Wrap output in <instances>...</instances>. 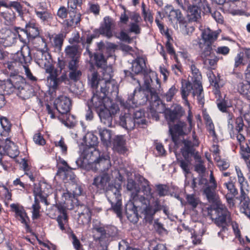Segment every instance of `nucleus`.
Returning <instances> with one entry per match:
<instances>
[{
  "mask_svg": "<svg viewBox=\"0 0 250 250\" xmlns=\"http://www.w3.org/2000/svg\"><path fill=\"white\" fill-rule=\"evenodd\" d=\"M15 62H18L23 64L25 73L27 77L32 81H36L37 79L34 77L29 69L27 64L30 63L32 60L31 51L27 45H23L20 51L17 52L13 57Z\"/></svg>",
  "mask_w": 250,
  "mask_h": 250,
  "instance_id": "10",
  "label": "nucleus"
},
{
  "mask_svg": "<svg viewBox=\"0 0 250 250\" xmlns=\"http://www.w3.org/2000/svg\"><path fill=\"white\" fill-rule=\"evenodd\" d=\"M237 89L241 95L250 101V82L246 79V81L239 83Z\"/></svg>",
  "mask_w": 250,
  "mask_h": 250,
  "instance_id": "34",
  "label": "nucleus"
},
{
  "mask_svg": "<svg viewBox=\"0 0 250 250\" xmlns=\"http://www.w3.org/2000/svg\"><path fill=\"white\" fill-rule=\"evenodd\" d=\"M110 180V177L107 172L102 173L94 178L92 185L95 186L98 191L104 190Z\"/></svg>",
  "mask_w": 250,
  "mask_h": 250,
  "instance_id": "24",
  "label": "nucleus"
},
{
  "mask_svg": "<svg viewBox=\"0 0 250 250\" xmlns=\"http://www.w3.org/2000/svg\"><path fill=\"white\" fill-rule=\"evenodd\" d=\"M78 214H91V211L90 208L86 205L84 204H79L77 207L76 211Z\"/></svg>",
  "mask_w": 250,
  "mask_h": 250,
  "instance_id": "57",
  "label": "nucleus"
},
{
  "mask_svg": "<svg viewBox=\"0 0 250 250\" xmlns=\"http://www.w3.org/2000/svg\"><path fill=\"white\" fill-rule=\"evenodd\" d=\"M34 203L33 204L32 208L33 209L32 210V218L33 219H37L39 218L40 214V210L41 208V206L40 205V203L39 200L37 199V196H39L40 198H42V196L41 193H36L34 191Z\"/></svg>",
  "mask_w": 250,
  "mask_h": 250,
  "instance_id": "41",
  "label": "nucleus"
},
{
  "mask_svg": "<svg viewBox=\"0 0 250 250\" xmlns=\"http://www.w3.org/2000/svg\"><path fill=\"white\" fill-rule=\"evenodd\" d=\"M236 138L240 147V154L241 158L247 166L249 165L250 164V144L245 142L244 136L241 133L237 134Z\"/></svg>",
  "mask_w": 250,
  "mask_h": 250,
  "instance_id": "19",
  "label": "nucleus"
},
{
  "mask_svg": "<svg viewBox=\"0 0 250 250\" xmlns=\"http://www.w3.org/2000/svg\"><path fill=\"white\" fill-rule=\"evenodd\" d=\"M34 58L36 63L40 67L45 68L46 73L51 74L55 87L57 85L56 79L57 69L52 65V59L49 53L42 49H38L34 53Z\"/></svg>",
  "mask_w": 250,
  "mask_h": 250,
  "instance_id": "8",
  "label": "nucleus"
},
{
  "mask_svg": "<svg viewBox=\"0 0 250 250\" xmlns=\"http://www.w3.org/2000/svg\"><path fill=\"white\" fill-rule=\"evenodd\" d=\"M62 43L63 39L61 35H56L53 39V44L58 50H61Z\"/></svg>",
  "mask_w": 250,
  "mask_h": 250,
  "instance_id": "64",
  "label": "nucleus"
},
{
  "mask_svg": "<svg viewBox=\"0 0 250 250\" xmlns=\"http://www.w3.org/2000/svg\"><path fill=\"white\" fill-rule=\"evenodd\" d=\"M93 232L96 231L100 234L98 239L103 250L107 249L108 242L116 237L118 234L117 228L112 225H104L100 222L93 221L92 227Z\"/></svg>",
  "mask_w": 250,
  "mask_h": 250,
  "instance_id": "5",
  "label": "nucleus"
},
{
  "mask_svg": "<svg viewBox=\"0 0 250 250\" xmlns=\"http://www.w3.org/2000/svg\"><path fill=\"white\" fill-rule=\"evenodd\" d=\"M65 52L66 55L72 59H74L75 58H77L78 60V57L77 56L79 52H78V48L77 45H72V46H67L65 49Z\"/></svg>",
  "mask_w": 250,
  "mask_h": 250,
  "instance_id": "44",
  "label": "nucleus"
},
{
  "mask_svg": "<svg viewBox=\"0 0 250 250\" xmlns=\"http://www.w3.org/2000/svg\"><path fill=\"white\" fill-rule=\"evenodd\" d=\"M144 80L143 90L149 93L150 95H146V93L141 91V88L138 91L136 89L134 90L137 92L140 91L143 94V96H147L148 99L147 101H149L150 102L158 101L159 100V95L161 94L162 90L160 80L155 76L151 77L147 74L144 76Z\"/></svg>",
  "mask_w": 250,
  "mask_h": 250,
  "instance_id": "6",
  "label": "nucleus"
},
{
  "mask_svg": "<svg viewBox=\"0 0 250 250\" xmlns=\"http://www.w3.org/2000/svg\"><path fill=\"white\" fill-rule=\"evenodd\" d=\"M88 83L92 89V91L99 90L102 93L114 92L117 88L115 82L112 80L101 79L97 72L93 71L91 75L88 76Z\"/></svg>",
  "mask_w": 250,
  "mask_h": 250,
  "instance_id": "7",
  "label": "nucleus"
},
{
  "mask_svg": "<svg viewBox=\"0 0 250 250\" xmlns=\"http://www.w3.org/2000/svg\"><path fill=\"white\" fill-rule=\"evenodd\" d=\"M66 116L67 118L66 120L64 121V125L70 128L74 127L77 123L75 117L74 115L70 114H66Z\"/></svg>",
  "mask_w": 250,
  "mask_h": 250,
  "instance_id": "56",
  "label": "nucleus"
},
{
  "mask_svg": "<svg viewBox=\"0 0 250 250\" xmlns=\"http://www.w3.org/2000/svg\"><path fill=\"white\" fill-rule=\"evenodd\" d=\"M214 160L216 162L217 165L221 170H225L229 166V163L226 161L221 159L220 156L215 157Z\"/></svg>",
  "mask_w": 250,
  "mask_h": 250,
  "instance_id": "54",
  "label": "nucleus"
},
{
  "mask_svg": "<svg viewBox=\"0 0 250 250\" xmlns=\"http://www.w3.org/2000/svg\"><path fill=\"white\" fill-rule=\"evenodd\" d=\"M115 23L113 20L109 17L104 18V22L99 29V33L110 39L114 36L115 33L113 32Z\"/></svg>",
  "mask_w": 250,
  "mask_h": 250,
  "instance_id": "22",
  "label": "nucleus"
},
{
  "mask_svg": "<svg viewBox=\"0 0 250 250\" xmlns=\"http://www.w3.org/2000/svg\"><path fill=\"white\" fill-rule=\"evenodd\" d=\"M164 34L166 36L167 41L166 42V46L167 48V52L171 55H175V51L174 48L172 47V44L170 42V40H172V38L168 32L167 29L166 30V32H165Z\"/></svg>",
  "mask_w": 250,
  "mask_h": 250,
  "instance_id": "53",
  "label": "nucleus"
},
{
  "mask_svg": "<svg viewBox=\"0 0 250 250\" xmlns=\"http://www.w3.org/2000/svg\"><path fill=\"white\" fill-rule=\"evenodd\" d=\"M116 47V45L113 43L106 42L104 43L103 42L97 43V48L99 51L107 54L110 56L111 52Z\"/></svg>",
  "mask_w": 250,
  "mask_h": 250,
  "instance_id": "40",
  "label": "nucleus"
},
{
  "mask_svg": "<svg viewBox=\"0 0 250 250\" xmlns=\"http://www.w3.org/2000/svg\"><path fill=\"white\" fill-rule=\"evenodd\" d=\"M164 12L171 22H177L181 23L184 21V17L179 9H174L171 5H167L165 7Z\"/></svg>",
  "mask_w": 250,
  "mask_h": 250,
  "instance_id": "25",
  "label": "nucleus"
},
{
  "mask_svg": "<svg viewBox=\"0 0 250 250\" xmlns=\"http://www.w3.org/2000/svg\"><path fill=\"white\" fill-rule=\"evenodd\" d=\"M99 134L103 144L107 147L111 144V131L107 129H98Z\"/></svg>",
  "mask_w": 250,
  "mask_h": 250,
  "instance_id": "35",
  "label": "nucleus"
},
{
  "mask_svg": "<svg viewBox=\"0 0 250 250\" xmlns=\"http://www.w3.org/2000/svg\"><path fill=\"white\" fill-rule=\"evenodd\" d=\"M178 163L181 168L183 169L186 178L187 177V175L190 173V169L189 168V164L190 163L189 159L188 160H178Z\"/></svg>",
  "mask_w": 250,
  "mask_h": 250,
  "instance_id": "48",
  "label": "nucleus"
},
{
  "mask_svg": "<svg viewBox=\"0 0 250 250\" xmlns=\"http://www.w3.org/2000/svg\"><path fill=\"white\" fill-rule=\"evenodd\" d=\"M164 114L166 119L169 123L180 119L185 114V111L180 105H175L171 108L166 109Z\"/></svg>",
  "mask_w": 250,
  "mask_h": 250,
  "instance_id": "20",
  "label": "nucleus"
},
{
  "mask_svg": "<svg viewBox=\"0 0 250 250\" xmlns=\"http://www.w3.org/2000/svg\"><path fill=\"white\" fill-rule=\"evenodd\" d=\"M193 138L194 139L193 142L188 140H183V144H184V146L181 148L182 155L186 160L189 159L190 155L193 156L196 163L203 161L198 153L197 152H195L194 146H198L199 142L196 138V136H193Z\"/></svg>",
  "mask_w": 250,
  "mask_h": 250,
  "instance_id": "17",
  "label": "nucleus"
},
{
  "mask_svg": "<svg viewBox=\"0 0 250 250\" xmlns=\"http://www.w3.org/2000/svg\"><path fill=\"white\" fill-rule=\"evenodd\" d=\"M186 199L188 203L193 208H195L199 203V200L193 194L188 195Z\"/></svg>",
  "mask_w": 250,
  "mask_h": 250,
  "instance_id": "59",
  "label": "nucleus"
},
{
  "mask_svg": "<svg viewBox=\"0 0 250 250\" xmlns=\"http://www.w3.org/2000/svg\"><path fill=\"white\" fill-rule=\"evenodd\" d=\"M103 69V79L105 80H112L111 78L113 76V69L111 66H106V65L104 66V67L102 68Z\"/></svg>",
  "mask_w": 250,
  "mask_h": 250,
  "instance_id": "52",
  "label": "nucleus"
},
{
  "mask_svg": "<svg viewBox=\"0 0 250 250\" xmlns=\"http://www.w3.org/2000/svg\"><path fill=\"white\" fill-rule=\"evenodd\" d=\"M69 74L68 77L70 80L77 82L81 77L82 73L79 67V61L77 58L71 60L67 65Z\"/></svg>",
  "mask_w": 250,
  "mask_h": 250,
  "instance_id": "21",
  "label": "nucleus"
},
{
  "mask_svg": "<svg viewBox=\"0 0 250 250\" xmlns=\"http://www.w3.org/2000/svg\"><path fill=\"white\" fill-rule=\"evenodd\" d=\"M193 44L196 43L198 44L199 47L201 49L200 57L205 65L208 64V59L212 58L214 54L212 52V46L210 43H203L201 40L198 39L194 41Z\"/></svg>",
  "mask_w": 250,
  "mask_h": 250,
  "instance_id": "18",
  "label": "nucleus"
},
{
  "mask_svg": "<svg viewBox=\"0 0 250 250\" xmlns=\"http://www.w3.org/2000/svg\"><path fill=\"white\" fill-rule=\"evenodd\" d=\"M13 211L15 212L16 216L21 223L24 225H27L28 218L22 207H20L17 205L12 204L10 205Z\"/></svg>",
  "mask_w": 250,
  "mask_h": 250,
  "instance_id": "29",
  "label": "nucleus"
},
{
  "mask_svg": "<svg viewBox=\"0 0 250 250\" xmlns=\"http://www.w3.org/2000/svg\"><path fill=\"white\" fill-rule=\"evenodd\" d=\"M12 78L15 89L18 90L21 92L24 90L25 85V80L19 75L14 76L12 77Z\"/></svg>",
  "mask_w": 250,
  "mask_h": 250,
  "instance_id": "43",
  "label": "nucleus"
},
{
  "mask_svg": "<svg viewBox=\"0 0 250 250\" xmlns=\"http://www.w3.org/2000/svg\"><path fill=\"white\" fill-rule=\"evenodd\" d=\"M35 14L38 18L42 21L45 22L52 18V14L49 10L48 11H35Z\"/></svg>",
  "mask_w": 250,
  "mask_h": 250,
  "instance_id": "47",
  "label": "nucleus"
},
{
  "mask_svg": "<svg viewBox=\"0 0 250 250\" xmlns=\"http://www.w3.org/2000/svg\"><path fill=\"white\" fill-rule=\"evenodd\" d=\"M97 37L98 36L96 34H93L87 36L86 39L83 38L81 39V42L83 46H84L86 44H87L86 46V50L90 57H92V52L89 50V45L91 43L92 40Z\"/></svg>",
  "mask_w": 250,
  "mask_h": 250,
  "instance_id": "45",
  "label": "nucleus"
},
{
  "mask_svg": "<svg viewBox=\"0 0 250 250\" xmlns=\"http://www.w3.org/2000/svg\"><path fill=\"white\" fill-rule=\"evenodd\" d=\"M56 109L62 114H67L71 107L70 99L65 96H60L54 102Z\"/></svg>",
  "mask_w": 250,
  "mask_h": 250,
  "instance_id": "23",
  "label": "nucleus"
},
{
  "mask_svg": "<svg viewBox=\"0 0 250 250\" xmlns=\"http://www.w3.org/2000/svg\"><path fill=\"white\" fill-rule=\"evenodd\" d=\"M202 9L189 5L188 8V18L189 21L200 22Z\"/></svg>",
  "mask_w": 250,
  "mask_h": 250,
  "instance_id": "30",
  "label": "nucleus"
},
{
  "mask_svg": "<svg viewBox=\"0 0 250 250\" xmlns=\"http://www.w3.org/2000/svg\"><path fill=\"white\" fill-rule=\"evenodd\" d=\"M56 220L60 229L62 231L69 233V231H72L68 227L67 215H59Z\"/></svg>",
  "mask_w": 250,
  "mask_h": 250,
  "instance_id": "39",
  "label": "nucleus"
},
{
  "mask_svg": "<svg viewBox=\"0 0 250 250\" xmlns=\"http://www.w3.org/2000/svg\"><path fill=\"white\" fill-rule=\"evenodd\" d=\"M4 7L6 8L13 7L17 11L20 16H21L23 14L22 6L18 1H11L8 5L7 4V6Z\"/></svg>",
  "mask_w": 250,
  "mask_h": 250,
  "instance_id": "58",
  "label": "nucleus"
},
{
  "mask_svg": "<svg viewBox=\"0 0 250 250\" xmlns=\"http://www.w3.org/2000/svg\"><path fill=\"white\" fill-rule=\"evenodd\" d=\"M146 67V62L144 58L137 57L132 62V71L135 74H138L142 72Z\"/></svg>",
  "mask_w": 250,
  "mask_h": 250,
  "instance_id": "33",
  "label": "nucleus"
},
{
  "mask_svg": "<svg viewBox=\"0 0 250 250\" xmlns=\"http://www.w3.org/2000/svg\"><path fill=\"white\" fill-rule=\"evenodd\" d=\"M142 191L144 193V194L146 196V198H148V197H150V198L153 197V193L152 192L151 188L150 187L149 182L144 179V184L142 186ZM150 200V199H149Z\"/></svg>",
  "mask_w": 250,
  "mask_h": 250,
  "instance_id": "50",
  "label": "nucleus"
},
{
  "mask_svg": "<svg viewBox=\"0 0 250 250\" xmlns=\"http://www.w3.org/2000/svg\"><path fill=\"white\" fill-rule=\"evenodd\" d=\"M0 122L3 130L8 132L10 131L11 125L8 119L4 117H0Z\"/></svg>",
  "mask_w": 250,
  "mask_h": 250,
  "instance_id": "62",
  "label": "nucleus"
},
{
  "mask_svg": "<svg viewBox=\"0 0 250 250\" xmlns=\"http://www.w3.org/2000/svg\"><path fill=\"white\" fill-rule=\"evenodd\" d=\"M234 67L237 68L241 65H245L246 62L244 59V55L243 53H239L237 54V56L234 58Z\"/></svg>",
  "mask_w": 250,
  "mask_h": 250,
  "instance_id": "63",
  "label": "nucleus"
},
{
  "mask_svg": "<svg viewBox=\"0 0 250 250\" xmlns=\"http://www.w3.org/2000/svg\"><path fill=\"white\" fill-rule=\"evenodd\" d=\"M85 157L82 160L81 158L76 161L77 167H83L84 165L91 164V168L94 171H100L102 173L107 172L111 167L110 156L108 153L100 154L98 150L91 148L85 151Z\"/></svg>",
  "mask_w": 250,
  "mask_h": 250,
  "instance_id": "4",
  "label": "nucleus"
},
{
  "mask_svg": "<svg viewBox=\"0 0 250 250\" xmlns=\"http://www.w3.org/2000/svg\"><path fill=\"white\" fill-rule=\"evenodd\" d=\"M92 92L93 95L90 101L88 102V105L93 107L96 112L110 105V101H111L107 97V95L109 92L104 93L99 90L92 91Z\"/></svg>",
  "mask_w": 250,
  "mask_h": 250,
  "instance_id": "16",
  "label": "nucleus"
},
{
  "mask_svg": "<svg viewBox=\"0 0 250 250\" xmlns=\"http://www.w3.org/2000/svg\"><path fill=\"white\" fill-rule=\"evenodd\" d=\"M208 215L214 224L221 228L218 235L222 239H224V236L222 234V233L227 231L230 225L232 226L236 237L240 236L238 224L236 222L232 221L231 213L225 205H218L216 208H208Z\"/></svg>",
  "mask_w": 250,
  "mask_h": 250,
  "instance_id": "3",
  "label": "nucleus"
},
{
  "mask_svg": "<svg viewBox=\"0 0 250 250\" xmlns=\"http://www.w3.org/2000/svg\"><path fill=\"white\" fill-rule=\"evenodd\" d=\"M219 32L217 31H212L209 28L205 29L202 33V38L203 43H208L211 44V42H214L217 38Z\"/></svg>",
  "mask_w": 250,
  "mask_h": 250,
  "instance_id": "32",
  "label": "nucleus"
},
{
  "mask_svg": "<svg viewBox=\"0 0 250 250\" xmlns=\"http://www.w3.org/2000/svg\"><path fill=\"white\" fill-rule=\"evenodd\" d=\"M148 99V97L143 96L140 91L134 90L130 94L124 104L125 110L124 113H122L120 116V125L127 130H132L136 126L146 125V120H141L140 121L133 120L130 108H136L139 105L145 104Z\"/></svg>",
  "mask_w": 250,
  "mask_h": 250,
  "instance_id": "2",
  "label": "nucleus"
},
{
  "mask_svg": "<svg viewBox=\"0 0 250 250\" xmlns=\"http://www.w3.org/2000/svg\"><path fill=\"white\" fill-rule=\"evenodd\" d=\"M4 148L7 155L11 158H15L19 154L17 146L8 139L6 140V145Z\"/></svg>",
  "mask_w": 250,
  "mask_h": 250,
  "instance_id": "37",
  "label": "nucleus"
},
{
  "mask_svg": "<svg viewBox=\"0 0 250 250\" xmlns=\"http://www.w3.org/2000/svg\"><path fill=\"white\" fill-rule=\"evenodd\" d=\"M57 76H56V86L55 87L54 85V81L53 79H52L51 74L50 73H48L49 75L47 77L48 81L49 83L50 86L54 89L57 88L59 84L61 82L65 81L67 79V76L66 74H62L60 78H58V71L57 70Z\"/></svg>",
  "mask_w": 250,
  "mask_h": 250,
  "instance_id": "46",
  "label": "nucleus"
},
{
  "mask_svg": "<svg viewBox=\"0 0 250 250\" xmlns=\"http://www.w3.org/2000/svg\"><path fill=\"white\" fill-rule=\"evenodd\" d=\"M224 185L228 189L225 198L228 205L229 208L233 207L235 205L234 198L238 194V190L232 182L225 183Z\"/></svg>",
  "mask_w": 250,
  "mask_h": 250,
  "instance_id": "26",
  "label": "nucleus"
},
{
  "mask_svg": "<svg viewBox=\"0 0 250 250\" xmlns=\"http://www.w3.org/2000/svg\"><path fill=\"white\" fill-rule=\"evenodd\" d=\"M198 184L203 186L204 194L206 195L208 201H213L214 199L215 190L217 184L213 175L212 171L210 172L209 179L201 177L199 178Z\"/></svg>",
  "mask_w": 250,
  "mask_h": 250,
  "instance_id": "14",
  "label": "nucleus"
},
{
  "mask_svg": "<svg viewBox=\"0 0 250 250\" xmlns=\"http://www.w3.org/2000/svg\"><path fill=\"white\" fill-rule=\"evenodd\" d=\"M104 52H101L98 50L92 54V58L93 57L96 65L99 68L104 67L106 65V60L104 55Z\"/></svg>",
  "mask_w": 250,
  "mask_h": 250,
  "instance_id": "38",
  "label": "nucleus"
},
{
  "mask_svg": "<svg viewBox=\"0 0 250 250\" xmlns=\"http://www.w3.org/2000/svg\"><path fill=\"white\" fill-rule=\"evenodd\" d=\"M91 219V214H78V222L80 225H84L90 222Z\"/></svg>",
  "mask_w": 250,
  "mask_h": 250,
  "instance_id": "55",
  "label": "nucleus"
},
{
  "mask_svg": "<svg viewBox=\"0 0 250 250\" xmlns=\"http://www.w3.org/2000/svg\"><path fill=\"white\" fill-rule=\"evenodd\" d=\"M191 5L202 9L205 13L210 12V8L207 0H191Z\"/></svg>",
  "mask_w": 250,
  "mask_h": 250,
  "instance_id": "42",
  "label": "nucleus"
},
{
  "mask_svg": "<svg viewBox=\"0 0 250 250\" xmlns=\"http://www.w3.org/2000/svg\"><path fill=\"white\" fill-rule=\"evenodd\" d=\"M68 14L69 18L66 20L67 26H75L80 22L81 15L74 10L69 11Z\"/></svg>",
  "mask_w": 250,
  "mask_h": 250,
  "instance_id": "36",
  "label": "nucleus"
},
{
  "mask_svg": "<svg viewBox=\"0 0 250 250\" xmlns=\"http://www.w3.org/2000/svg\"><path fill=\"white\" fill-rule=\"evenodd\" d=\"M130 109L131 111V116L134 120L140 121L141 120H145L143 118L145 115L144 110L140 109L135 110V108H130Z\"/></svg>",
  "mask_w": 250,
  "mask_h": 250,
  "instance_id": "51",
  "label": "nucleus"
},
{
  "mask_svg": "<svg viewBox=\"0 0 250 250\" xmlns=\"http://www.w3.org/2000/svg\"><path fill=\"white\" fill-rule=\"evenodd\" d=\"M15 31L18 34L19 38L23 45H26V40L22 37L25 34L28 40L33 39L38 37L40 35V30L38 24L34 21H31L26 24L25 30L20 27H15Z\"/></svg>",
  "mask_w": 250,
  "mask_h": 250,
  "instance_id": "12",
  "label": "nucleus"
},
{
  "mask_svg": "<svg viewBox=\"0 0 250 250\" xmlns=\"http://www.w3.org/2000/svg\"><path fill=\"white\" fill-rule=\"evenodd\" d=\"M128 191L131 192V200L125 205V214L127 219L133 223H136L139 219L138 210L144 216L146 222L151 224L156 212L162 207L159 198H154L150 204V201L145 196L139 195L140 191L139 186L132 179H128L126 185Z\"/></svg>",
  "mask_w": 250,
  "mask_h": 250,
  "instance_id": "1",
  "label": "nucleus"
},
{
  "mask_svg": "<svg viewBox=\"0 0 250 250\" xmlns=\"http://www.w3.org/2000/svg\"><path fill=\"white\" fill-rule=\"evenodd\" d=\"M110 105L100 109L97 113L100 118L101 122L105 127H111L112 125L113 116L119 111L118 105L112 101H110Z\"/></svg>",
  "mask_w": 250,
  "mask_h": 250,
  "instance_id": "11",
  "label": "nucleus"
},
{
  "mask_svg": "<svg viewBox=\"0 0 250 250\" xmlns=\"http://www.w3.org/2000/svg\"><path fill=\"white\" fill-rule=\"evenodd\" d=\"M192 113L190 109L188 111L187 121L188 123V125L185 122L179 121L173 126L169 125V131L171 136L172 141L176 143L177 135L181 136L186 135L189 133L194 125L192 123Z\"/></svg>",
  "mask_w": 250,
  "mask_h": 250,
  "instance_id": "9",
  "label": "nucleus"
},
{
  "mask_svg": "<svg viewBox=\"0 0 250 250\" xmlns=\"http://www.w3.org/2000/svg\"><path fill=\"white\" fill-rule=\"evenodd\" d=\"M106 195L112 205V209L118 217L122 218L123 217L122 202L119 188L115 186L110 187V189L106 191Z\"/></svg>",
  "mask_w": 250,
  "mask_h": 250,
  "instance_id": "15",
  "label": "nucleus"
},
{
  "mask_svg": "<svg viewBox=\"0 0 250 250\" xmlns=\"http://www.w3.org/2000/svg\"><path fill=\"white\" fill-rule=\"evenodd\" d=\"M156 190L160 197L166 196L168 192V187L163 184H158L156 185Z\"/></svg>",
  "mask_w": 250,
  "mask_h": 250,
  "instance_id": "61",
  "label": "nucleus"
},
{
  "mask_svg": "<svg viewBox=\"0 0 250 250\" xmlns=\"http://www.w3.org/2000/svg\"><path fill=\"white\" fill-rule=\"evenodd\" d=\"M85 146L83 152V158L85 157V151L91 148L95 149V146L98 144V137L92 133H88L85 136Z\"/></svg>",
  "mask_w": 250,
  "mask_h": 250,
  "instance_id": "27",
  "label": "nucleus"
},
{
  "mask_svg": "<svg viewBox=\"0 0 250 250\" xmlns=\"http://www.w3.org/2000/svg\"><path fill=\"white\" fill-rule=\"evenodd\" d=\"M191 83L189 82H185L182 83L181 87V95L182 98L187 101V97L190 94H191L192 97H197L198 102L203 106L204 104V94L203 88L200 93V91L197 90V88L195 86V83Z\"/></svg>",
  "mask_w": 250,
  "mask_h": 250,
  "instance_id": "13",
  "label": "nucleus"
},
{
  "mask_svg": "<svg viewBox=\"0 0 250 250\" xmlns=\"http://www.w3.org/2000/svg\"><path fill=\"white\" fill-rule=\"evenodd\" d=\"M192 74V81L195 83V86L197 88V90L200 91L202 90V85L201 83L202 75L199 69L194 64H192L190 66Z\"/></svg>",
  "mask_w": 250,
  "mask_h": 250,
  "instance_id": "31",
  "label": "nucleus"
},
{
  "mask_svg": "<svg viewBox=\"0 0 250 250\" xmlns=\"http://www.w3.org/2000/svg\"><path fill=\"white\" fill-rule=\"evenodd\" d=\"M241 211L250 218V201L241 203Z\"/></svg>",
  "mask_w": 250,
  "mask_h": 250,
  "instance_id": "60",
  "label": "nucleus"
},
{
  "mask_svg": "<svg viewBox=\"0 0 250 250\" xmlns=\"http://www.w3.org/2000/svg\"><path fill=\"white\" fill-rule=\"evenodd\" d=\"M113 149L120 154H124L127 149L125 146V140L122 135H117L113 139Z\"/></svg>",
  "mask_w": 250,
  "mask_h": 250,
  "instance_id": "28",
  "label": "nucleus"
},
{
  "mask_svg": "<svg viewBox=\"0 0 250 250\" xmlns=\"http://www.w3.org/2000/svg\"><path fill=\"white\" fill-rule=\"evenodd\" d=\"M2 15L7 24H12L16 19L15 14L12 10L3 12Z\"/></svg>",
  "mask_w": 250,
  "mask_h": 250,
  "instance_id": "49",
  "label": "nucleus"
}]
</instances>
